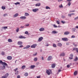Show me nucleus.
<instances>
[{
    "instance_id": "f257e3e1",
    "label": "nucleus",
    "mask_w": 78,
    "mask_h": 78,
    "mask_svg": "<svg viewBox=\"0 0 78 78\" xmlns=\"http://www.w3.org/2000/svg\"><path fill=\"white\" fill-rule=\"evenodd\" d=\"M0 64H2V65H5L6 66H8V64L5 62H2V61L0 60Z\"/></svg>"
},
{
    "instance_id": "f03ea898",
    "label": "nucleus",
    "mask_w": 78,
    "mask_h": 78,
    "mask_svg": "<svg viewBox=\"0 0 78 78\" xmlns=\"http://www.w3.org/2000/svg\"><path fill=\"white\" fill-rule=\"evenodd\" d=\"M51 59H52V56H49L48 57L47 60L48 61H50V60H51Z\"/></svg>"
},
{
    "instance_id": "7ed1b4c3",
    "label": "nucleus",
    "mask_w": 78,
    "mask_h": 78,
    "mask_svg": "<svg viewBox=\"0 0 78 78\" xmlns=\"http://www.w3.org/2000/svg\"><path fill=\"white\" fill-rule=\"evenodd\" d=\"M23 44V42L21 41H19L17 43L18 45H22Z\"/></svg>"
},
{
    "instance_id": "20e7f679",
    "label": "nucleus",
    "mask_w": 78,
    "mask_h": 78,
    "mask_svg": "<svg viewBox=\"0 0 78 78\" xmlns=\"http://www.w3.org/2000/svg\"><path fill=\"white\" fill-rule=\"evenodd\" d=\"M62 40L64 41H68V39H67L66 37L62 38Z\"/></svg>"
},
{
    "instance_id": "39448f33",
    "label": "nucleus",
    "mask_w": 78,
    "mask_h": 78,
    "mask_svg": "<svg viewBox=\"0 0 78 78\" xmlns=\"http://www.w3.org/2000/svg\"><path fill=\"white\" fill-rule=\"evenodd\" d=\"M36 46H37V44H35L31 45V48H36Z\"/></svg>"
},
{
    "instance_id": "423d86ee",
    "label": "nucleus",
    "mask_w": 78,
    "mask_h": 78,
    "mask_svg": "<svg viewBox=\"0 0 78 78\" xmlns=\"http://www.w3.org/2000/svg\"><path fill=\"white\" fill-rule=\"evenodd\" d=\"M70 56L71 57H69V58L70 59H73V54H70Z\"/></svg>"
},
{
    "instance_id": "0eeeda50",
    "label": "nucleus",
    "mask_w": 78,
    "mask_h": 78,
    "mask_svg": "<svg viewBox=\"0 0 78 78\" xmlns=\"http://www.w3.org/2000/svg\"><path fill=\"white\" fill-rule=\"evenodd\" d=\"M30 47V45H28L26 47L23 48V49H27L28 48H29Z\"/></svg>"
},
{
    "instance_id": "6e6552de",
    "label": "nucleus",
    "mask_w": 78,
    "mask_h": 78,
    "mask_svg": "<svg viewBox=\"0 0 78 78\" xmlns=\"http://www.w3.org/2000/svg\"><path fill=\"white\" fill-rule=\"evenodd\" d=\"M38 10H39V9H33L32 10V11L33 12H35L37 11H38Z\"/></svg>"
},
{
    "instance_id": "1a4fd4ad",
    "label": "nucleus",
    "mask_w": 78,
    "mask_h": 78,
    "mask_svg": "<svg viewBox=\"0 0 78 78\" xmlns=\"http://www.w3.org/2000/svg\"><path fill=\"white\" fill-rule=\"evenodd\" d=\"M7 59L8 60H11V59H12V57L11 56H8L7 57Z\"/></svg>"
},
{
    "instance_id": "9d476101",
    "label": "nucleus",
    "mask_w": 78,
    "mask_h": 78,
    "mask_svg": "<svg viewBox=\"0 0 78 78\" xmlns=\"http://www.w3.org/2000/svg\"><path fill=\"white\" fill-rule=\"evenodd\" d=\"M19 38L20 39H25V38H26V37H23L22 36H19Z\"/></svg>"
},
{
    "instance_id": "9b49d317",
    "label": "nucleus",
    "mask_w": 78,
    "mask_h": 78,
    "mask_svg": "<svg viewBox=\"0 0 78 78\" xmlns=\"http://www.w3.org/2000/svg\"><path fill=\"white\" fill-rule=\"evenodd\" d=\"M26 18H27L25 16H21L20 17V19H22L23 20L26 19Z\"/></svg>"
},
{
    "instance_id": "f8f14e48",
    "label": "nucleus",
    "mask_w": 78,
    "mask_h": 78,
    "mask_svg": "<svg viewBox=\"0 0 78 78\" xmlns=\"http://www.w3.org/2000/svg\"><path fill=\"white\" fill-rule=\"evenodd\" d=\"M46 73H47L48 75H50L51 74V73L50 71H49V70H47L46 71Z\"/></svg>"
},
{
    "instance_id": "ddd939ff",
    "label": "nucleus",
    "mask_w": 78,
    "mask_h": 78,
    "mask_svg": "<svg viewBox=\"0 0 78 78\" xmlns=\"http://www.w3.org/2000/svg\"><path fill=\"white\" fill-rule=\"evenodd\" d=\"M45 29L44 28H41L39 29V30L40 31H44Z\"/></svg>"
},
{
    "instance_id": "4468645a",
    "label": "nucleus",
    "mask_w": 78,
    "mask_h": 78,
    "mask_svg": "<svg viewBox=\"0 0 78 78\" xmlns=\"http://www.w3.org/2000/svg\"><path fill=\"white\" fill-rule=\"evenodd\" d=\"M43 39V37H40L39 38L38 41H41Z\"/></svg>"
},
{
    "instance_id": "2eb2a0df",
    "label": "nucleus",
    "mask_w": 78,
    "mask_h": 78,
    "mask_svg": "<svg viewBox=\"0 0 78 78\" xmlns=\"http://www.w3.org/2000/svg\"><path fill=\"white\" fill-rule=\"evenodd\" d=\"M70 33L69 32L66 31L64 33V34L65 35H67V34H69Z\"/></svg>"
},
{
    "instance_id": "dca6fc26",
    "label": "nucleus",
    "mask_w": 78,
    "mask_h": 78,
    "mask_svg": "<svg viewBox=\"0 0 78 78\" xmlns=\"http://www.w3.org/2000/svg\"><path fill=\"white\" fill-rule=\"evenodd\" d=\"M36 6H41V3H39L37 4H36L35 5Z\"/></svg>"
},
{
    "instance_id": "f3484780",
    "label": "nucleus",
    "mask_w": 78,
    "mask_h": 78,
    "mask_svg": "<svg viewBox=\"0 0 78 78\" xmlns=\"http://www.w3.org/2000/svg\"><path fill=\"white\" fill-rule=\"evenodd\" d=\"M78 74V71H75L74 73V75L76 76Z\"/></svg>"
},
{
    "instance_id": "a211bd4d",
    "label": "nucleus",
    "mask_w": 78,
    "mask_h": 78,
    "mask_svg": "<svg viewBox=\"0 0 78 78\" xmlns=\"http://www.w3.org/2000/svg\"><path fill=\"white\" fill-rule=\"evenodd\" d=\"M8 42H12V40L11 39L9 38L8 39Z\"/></svg>"
},
{
    "instance_id": "6ab92c4d",
    "label": "nucleus",
    "mask_w": 78,
    "mask_h": 78,
    "mask_svg": "<svg viewBox=\"0 0 78 78\" xmlns=\"http://www.w3.org/2000/svg\"><path fill=\"white\" fill-rule=\"evenodd\" d=\"M56 66V65L55 64H54L51 65V67L52 68H55V66Z\"/></svg>"
},
{
    "instance_id": "aec40b11",
    "label": "nucleus",
    "mask_w": 78,
    "mask_h": 78,
    "mask_svg": "<svg viewBox=\"0 0 78 78\" xmlns=\"http://www.w3.org/2000/svg\"><path fill=\"white\" fill-rule=\"evenodd\" d=\"M19 15L18 13H16L15 15L13 16V17H17Z\"/></svg>"
},
{
    "instance_id": "412c9836",
    "label": "nucleus",
    "mask_w": 78,
    "mask_h": 78,
    "mask_svg": "<svg viewBox=\"0 0 78 78\" xmlns=\"http://www.w3.org/2000/svg\"><path fill=\"white\" fill-rule=\"evenodd\" d=\"M6 66L5 65H3V67L1 68L2 70H4L5 69Z\"/></svg>"
},
{
    "instance_id": "4be33fe9",
    "label": "nucleus",
    "mask_w": 78,
    "mask_h": 78,
    "mask_svg": "<svg viewBox=\"0 0 78 78\" xmlns=\"http://www.w3.org/2000/svg\"><path fill=\"white\" fill-rule=\"evenodd\" d=\"M34 67H35V66L34 65H32L30 66V69H34Z\"/></svg>"
},
{
    "instance_id": "5701e85b",
    "label": "nucleus",
    "mask_w": 78,
    "mask_h": 78,
    "mask_svg": "<svg viewBox=\"0 0 78 78\" xmlns=\"http://www.w3.org/2000/svg\"><path fill=\"white\" fill-rule=\"evenodd\" d=\"M60 55V56H65V53H64L63 52L62 53H61Z\"/></svg>"
},
{
    "instance_id": "b1692460",
    "label": "nucleus",
    "mask_w": 78,
    "mask_h": 78,
    "mask_svg": "<svg viewBox=\"0 0 78 78\" xmlns=\"http://www.w3.org/2000/svg\"><path fill=\"white\" fill-rule=\"evenodd\" d=\"M25 16H29V14L28 13L25 12Z\"/></svg>"
},
{
    "instance_id": "393cba45",
    "label": "nucleus",
    "mask_w": 78,
    "mask_h": 78,
    "mask_svg": "<svg viewBox=\"0 0 78 78\" xmlns=\"http://www.w3.org/2000/svg\"><path fill=\"white\" fill-rule=\"evenodd\" d=\"M78 60V57H76L75 59H74V61H77Z\"/></svg>"
},
{
    "instance_id": "a878e982",
    "label": "nucleus",
    "mask_w": 78,
    "mask_h": 78,
    "mask_svg": "<svg viewBox=\"0 0 78 78\" xmlns=\"http://www.w3.org/2000/svg\"><path fill=\"white\" fill-rule=\"evenodd\" d=\"M72 30L73 32H75V31H76V29L75 28H73Z\"/></svg>"
},
{
    "instance_id": "bb28decb",
    "label": "nucleus",
    "mask_w": 78,
    "mask_h": 78,
    "mask_svg": "<svg viewBox=\"0 0 78 78\" xmlns=\"http://www.w3.org/2000/svg\"><path fill=\"white\" fill-rule=\"evenodd\" d=\"M25 67H26V66L25 65H23L22 67V69H25Z\"/></svg>"
},
{
    "instance_id": "cd10ccee",
    "label": "nucleus",
    "mask_w": 78,
    "mask_h": 78,
    "mask_svg": "<svg viewBox=\"0 0 78 78\" xmlns=\"http://www.w3.org/2000/svg\"><path fill=\"white\" fill-rule=\"evenodd\" d=\"M57 45L58 46H59V47H61V46H62V44L61 43H58Z\"/></svg>"
},
{
    "instance_id": "c85d7f7f",
    "label": "nucleus",
    "mask_w": 78,
    "mask_h": 78,
    "mask_svg": "<svg viewBox=\"0 0 78 78\" xmlns=\"http://www.w3.org/2000/svg\"><path fill=\"white\" fill-rule=\"evenodd\" d=\"M24 75H25V76H28V74L27 73H25Z\"/></svg>"
},
{
    "instance_id": "c756f323",
    "label": "nucleus",
    "mask_w": 78,
    "mask_h": 78,
    "mask_svg": "<svg viewBox=\"0 0 78 78\" xmlns=\"http://www.w3.org/2000/svg\"><path fill=\"white\" fill-rule=\"evenodd\" d=\"M52 33H53L54 34H56V33H58L57 32H56L55 31H53L52 32Z\"/></svg>"
},
{
    "instance_id": "7c9ffc66",
    "label": "nucleus",
    "mask_w": 78,
    "mask_h": 78,
    "mask_svg": "<svg viewBox=\"0 0 78 78\" xmlns=\"http://www.w3.org/2000/svg\"><path fill=\"white\" fill-rule=\"evenodd\" d=\"M9 75V74H8V73H7L6 74H5V75L4 76L5 77H7V76H8Z\"/></svg>"
},
{
    "instance_id": "2f4dec72",
    "label": "nucleus",
    "mask_w": 78,
    "mask_h": 78,
    "mask_svg": "<svg viewBox=\"0 0 78 78\" xmlns=\"http://www.w3.org/2000/svg\"><path fill=\"white\" fill-rule=\"evenodd\" d=\"M61 23H63V24H64V23H66V22H65V21H61Z\"/></svg>"
},
{
    "instance_id": "473e14b6",
    "label": "nucleus",
    "mask_w": 78,
    "mask_h": 78,
    "mask_svg": "<svg viewBox=\"0 0 78 78\" xmlns=\"http://www.w3.org/2000/svg\"><path fill=\"white\" fill-rule=\"evenodd\" d=\"M15 5H20V3L19 2H17L16 3H15Z\"/></svg>"
},
{
    "instance_id": "72a5a7b5",
    "label": "nucleus",
    "mask_w": 78,
    "mask_h": 78,
    "mask_svg": "<svg viewBox=\"0 0 78 78\" xmlns=\"http://www.w3.org/2000/svg\"><path fill=\"white\" fill-rule=\"evenodd\" d=\"M2 28H4L5 30H6V29H8V27H2Z\"/></svg>"
},
{
    "instance_id": "f704fd0d",
    "label": "nucleus",
    "mask_w": 78,
    "mask_h": 78,
    "mask_svg": "<svg viewBox=\"0 0 78 78\" xmlns=\"http://www.w3.org/2000/svg\"><path fill=\"white\" fill-rule=\"evenodd\" d=\"M37 60V58H35L34 59V61H36Z\"/></svg>"
},
{
    "instance_id": "c9c22d12",
    "label": "nucleus",
    "mask_w": 78,
    "mask_h": 78,
    "mask_svg": "<svg viewBox=\"0 0 78 78\" xmlns=\"http://www.w3.org/2000/svg\"><path fill=\"white\" fill-rule=\"evenodd\" d=\"M53 27H54V28L58 27L57 26H56V25H55V24H54L53 25Z\"/></svg>"
},
{
    "instance_id": "e433bc0d",
    "label": "nucleus",
    "mask_w": 78,
    "mask_h": 78,
    "mask_svg": "<svg viewBox=\"0 0 78 78\" xmlns=\"http://www.w3.org/2000/svg\"><path fill=\"white\" fill-rule=\"evenodd\" d=\"M16 73H15L16 75H17V74H18V73H19V71H17L15 72Z\"/></svg>"
},
{
    "instance_id": "4c0bfd02",
    "label": "nucleus",
    "mask_w": 78,
    "mask_h": 78,
    "mask_svg": "<svg viewBox=\"0 0 78 78\" xmlns=\"http://www.w3.org/2000/svg\"><path fill=\"white\" fill-rule=\"evenodd\" d=\"M1 54L2 55H5V52L2 51V52Z\"/></svg>"
},
{
    "instance_id": "58836bf2",
    "label": "nucleus",
    "mask_w": 78,
    "mask_h": 78,
    "mask_svg": "<svg viewBox=\"0 0 78 78\" xmlns=\"http://www.w3.org/2000/svg\"><path fill=\"white\" fill-rule=\"evenodd\" d=\"M46 9H50V8L48 6H47L46 7Z\"/></svg>"
},
{
    "instance_id": "ea45409f",
    "label": "nucleus",
    "mask_w": 78,
    "mask_h": 78,
    "mask_svg": "<svg viewBox=\"0 0 78 78\" xmlns=\"http://www.w3.org/2000/svg\"><path fill=\"white\" fill-rule=\"evenodd\" d=\"M53 47H56V45L55 44H53Z\"/></svg>"
},
{
    "instance_id": "a19ab883",
    "label": "nucleus",
    "mask_w": 78,
    "mask_h": 78,
    "mask_svg": "<svg viewBox=\"0 0 78 78\" xmlns=\"http://www.w3.org/2000/svg\"><path fill=\"white\" fill-rule=\"evenodd\" d=\"M75 36L73 35L71 36V38H75Z\"/></svg>"
},
{
    "instance_id": "79ce46f5",
    "label": "nucleus",
    "mask_w": 78,
    "mask_h": 78,
    "mask_svg": "<svg viewBox=\"0 0 78 78\" xmlns=\"http://www.w3.org/2000/svg\"><path fill=\"white\" fill-rule=\"evenodd\" d=\"M19 29L18 28L16 30V32H19Z\"/></svg>"
},
{
    "instance_id": "37998d69",
    "label": "nucleus",
    "mask_w": 78,
    "mask_h": 78,
    "mask_svg": "<svg viewBox=\"0 0 78 78\" xmlns=\"http://www.w3.org/2000/svg\"><path fill=\"white\" fill-rule=\"evenodd\" d=\"M66 67L67 68H69V67H70V66L69 65H67L66 66Z\"/></svg>"
},
{
    "instance_id": "c03bdc74",
    "label": "nucleus",
    "mask_w": 78,
    "mask_h": 78,
    "mask_svg": "<svg viewBox=\"0 0 78 78\" xmlns=\"http://www.w3.org/2000/svg\"><path fill=\"white\" fill-rule=\"evenodd\" d=\"M2 9H3V10H4V9H5V7H4V6H2Z\"/></svg>"
},
{
    "instance_id": "a18cd8bd",
    "label": "nucleus",
    "mask_w": 78,
    "mask_h": 78,
    "mask_svg": "<svg viewBox=\"0 0 78 78\" xmlns=\"http://www.w3.org/2000/svg\"><path fill=\"white\" fill-rule=\"evenodd\" d=\"M59 8H63V6H62V4H61V5H60L59 6Z\"/></svg>"
},
{
    "instance_id": "49530a36",
    "label": "nucleus",
    "mask_w": 78,
    "mask_h": 78,
    "mask_svg": "<svg viewBox=\"0 0 78 78\" xmlns=\"http://www.w3.org/2000/svg\"><path fill=\"white\" fill-rule=\"evenodd\" d=\"M17 70H18V68H16L15 69H14V70L15 71V72H16Z\"/></svg>"
},
{
    "instance_id": "de8ad7c7",
    "label": "nucleus",
    "mask_w": 78,
    "mask_h": 78,
    "mask_svg": "<svg viewBox=\"0 0 78 78\" xmlns=\"http://www.w3.org/2000/svg\"><path fill=\"white\" fill-rule=\"evenodd\" d=\"M56 22H57V24L59 25L60 23H59V21H57Z\"/></svg>"
},
{
    "instance_id": "09e8293b",
    "label": "nucleus",
    "mask_w": 78,
    "mask_h": 78,
    "mask_svg": "<svg viewBox=\"0 0 78 78\" xmlns=\"http://www.w3.org/2000/svg\"><path fill=\"white\" fill-rule=\"evenodd\" d=\"M62 19H64V18H66V17L64 16H62Z\"/></svg>"
},
{
    "instance_id": "8fccbe9b",
    "label": "nucleus",
    "mask_w": 78,
    "mask_h": 78,
    "mask_svg": "<svg viewBox=\"0 0 78 78\" xmlns=\"http://www.w3.org/2000/svg\"><path fill=\"white\" fill-rule=\"evenodd\" d=\"M75 20H78V17H76L74 19Z\"/></svg>"
},
{
    "instance_id": "3c124183",
    "label": "nucleus",
    "mask_w": 78,
    "mask_h": 78,
    "mask_svg": "<svg viewBox=\"0 0 78 78\" xmlns=\"http://www.w3.org/2000/svg\"><path fill=\"white\" fill-rule=\"evenodd\" d=\"M28 32L27 31H26V32H25V34H28Z\"/></svg>"
},
{
    "instance_id": "603ef678",
    "label": "nucleus",
    "mask_w": 78,
    "mask_h": 78,
    "mask_svg": "<svg viewBox=\"0 0 78 78\" xmlns=\"http://www.w3.org/2000/svg\"><path fill=\"white\" fill-rule=\"evenodd\" d=\"M71 5V3H70V2H69L68 3L69 6H70Z\"/></svg>"
},
{
    "instance_id": "864d4df0",
    "label": "nucleus",
    "mask_w": 78,
    "mask_h": 78,
    "mask_svg": "<svg viewBox=\"0 0 78 78\" xmlns=\"http://www.w3.org/2000/svg\"><path fill=\"white\" fill-rule=\"evenodd\" d=\"M75 12V10H73V11H70L69 12Z\"/></svg>"
},
{
    "instance_id": "5fc2aeb1",
    "label": "nucleus",
    "mask_w": 78,
    "mask_h": 78,
    "mask_svg": "<svg viewBox=\"0 0 78 78\" xmlns=\"http://www.w3.org/2000/svg\"><path fill=\"white\" fill-rule=\"evenodd\" d=\"M37 55V52L35 53V54L33 55V56H36Z\"/></svg>"
},
{
    "instance_id": "6e6d98bb",
    "label": "nucleus",
    "mask_w": 78,
    "mask_h": 78,
    "mask_svg": "<svg viewBox=\"0 0 78 78\" xmlns=\"http://www.w3.org/2000/svg\"><path fill=\"white\" fill-rule=\"evenodd\" d=\"M7 16V14H5L3 15V16H4V17H5V16Z\"/></svg>"
},
{
    "instance_id": "4d7b16f0",
    "label": "nucleus",
    "mask_w": 78,
    "mask_h": 78,
    "mask_svg": "<svg viewBox=\"0 0 78 78\" xmlns=\"http://www.w3.org/2000/svg\"><path fill=\"white\" fill-rule=\"evenodd\" d=\"M2 78H7L6 77H5V76H2Z\"/></svg>"
},
{
    "instance_id": "13d9d810",
    "label": "nucleus",
    "mask_w": 78,
    "mask_h": 78,
    "mask_svg": "<svg viewBox=\"0 0 78 78\" xmlns=\"http://www.w3.org/2000/svg\"><path fill=\"white\" fill-rule=\"evenodd\" d=\"M37 78H41V76H37Z\"/></svg>"
},
{
    "instance_id": "bf43d9fd",
    "label": "nucleus",
    "mask_w": 78,
    "mask_h": 78,
    "mask_svg": "<svg viewBox=\"0 0 78 78\" xmlns=\"http://www.w3.org/2000/svg\"><path fill=\"white\" fill-rule=\"evenodd\" d=\"M23 45H21L19 47L20 48L21 47H23Z\"/></svg>"
},
{
    "instance_id": "052dcab7",
    "label": "nucleus",
    "mask_w": 78,
    "mask_h": 78,
    "mask_svg": "<svg viewBox=\"0 0 78 78\" xmlns=\"http://www.w3.org/2000/svg\"><path fill=\"white\" fill-rule=\"evenodd\" d=\"M29 25H30V24H27L25 25V26H27V27L28 26H29Z\"/></svg>"
},
{
    "instance_id": "680f3d73",
    "label": "nucleus",
    "mask_w": 78,
    "mask_h": 78,
    "mask_svg": "<svg viewBox=\"0 0 78 78\" xmlns=\"http://www.w3.org/2000/svg\"><path fill=\"white\" fill-rule=\"evenodd\" d=\"M68 16L69 17H71V16H72V14H69Z\"/></svg>"
},
{
    "instance_id": "e2e57ef3",
    "label": "nucleus",
    "mask_w": 78,
    "mask_h": 78,
    "mask_svg": "<svg viewBox=\"0 0 78 78\" xmlns=\"http://www.w3.org/2000/svg\"><path fill=\"white\" fill-rule=\"evenodd\" d=\"M17 78H20V75H18V76H17Z\"/></svg>"
},
{
    "instance_id": "0e129e2a",
    "label": "nucleus",
    "mask_w": 78,
    "mask_h": 78,
    "mask_svg": "<svg viewBox=\"0 0 78 78\" xmlns=\"http://www.w3.org/2000/svg\"><path fill=\"white\" fill-rule=\"evenodd\" d=\"M63 0H58V2H61V1H62Z\"/></svg>"
},
{
    "instance_id": "69168bd1",
    "label": "nucleus",
    "mask_w": 78,
    "mask_h": 78,
    "mask_svg": "<svg viewBox=\"0 0 78 78\" xmlns=\"http://www.w3.org/2000/svg\"><path fill=\"white\" fill-rule=\"evenodd\" d=\"M73 44L75 46V47H76V44H75L74 43H73Z\"/></svg>"
},
{
    "instance_id": "338daca9",
    "label": "nucleus",
    "mask_w": 78,
    "mask_h": 78,
    "mask_svg": "<svg viewBox=\"0 0 78 78\" xmlns=\"http://www.w3.org/2000/svg\"><path fill=\"white\" fill-rule=\"evenodd\" d=\"M75 28L77 29H78V26H77Z\"/></svg>"
},
{
    "instance_id": "774afa93",
    "label": "nucleus",
    "mask_w": 78,
    "mask_h": 78,
    "mask_svg": "<svg viewBox=\"0 0 78 78\" xmlns=\"http://www.w3.org/2000/svg\"><path fill=\"white\" fill-rule=\"evenodd\" d=\"M61 70L60 69H59V70H58V72H61Z\"/></svg>"
}]
</instances>
